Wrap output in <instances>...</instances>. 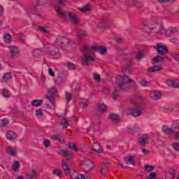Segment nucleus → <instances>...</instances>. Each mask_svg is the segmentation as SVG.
<instances>
[{
    "mask_svg": "<svg viewBox=\"0 0 179 179\" xmlns=\"http://www.w3.org/2000/svg\"><path fill=\"white\" fill-rule=\"evenodd\" d=\"M56 12L57 15L60 16V17H62L63 19H69V21L74 23V24H78V23H79V17H78V15H76V14L74 13L65 12L62 10V8L59 7L56 8Z\"/></svg>",
    "mask_w": 179,
    "mask_h": 179,
    "instance_id": "nucleus-5",
    "label": "nucleus"
},
{
    "mask_svg": "<svg viewBox=\"0 0 179 179\" xmlns=\"http://www.w3.org/2000/svg\"><path fill=\"white\" fill-rule=\"evenodd\" d=\"M173 127L174 129L170 128L167 126H163L162 131L166 135H173V134H175L176 139H179V120L173 123Z\"/></svg>",
    "mask_w": 179,
    "mask_h": 179,
    "instance_id": "nucleus-7",
    "label": "nucleus"
},
{
    "mask_svg": "<svg viewBox=\"0 0 179 179\" xmlns=\"http://www.w3.org/2000/svg\"><path fill=\"white\" fill-rule=\"evenodd\" d=\"M106 110H107V106L106 104H104L103 103H101L98 104L96 110L99 113H104V111H106Z\"/></svg>",
    "mask_w": 179,
    "mask_h": 179,
    "instance_id": "nucleus-24",
    "label": "nucleus"
},
{
    "mask_svg": "<svg viewBox=\"0 0 179 179\" xmlns=\"http://www.w3.org/2000/svg\"><path fill=\"white\" fill-rule=\"evenodd\" d=\"M2 94L3 97H10L9 92L6 89L3 90Z\"/></svg>",
    "mask_w": 179,
    "mask_h": 179,
    "instance_id": "nucleus-54",
    "label": "nucleus"
},
{
    "mask_svg": "<svg viewBox=\"0 0 179 179\" xmlns=\"http://www.w3.org/2000/svg\"><path fill=\"white\" fill-rule=\"evenodd\" d=\"M108 26H110V22L108 20H106L98 23L97 28L101 29V30H106V29L108 28Z\"/></svg>",
    "mask_w": 179,
    "mask_h": 179,
    "instance_id": "nucleus-18",
    "label": "nucleus"
},
{
    "mask_svg": "<svg viewBox=\"0 0 179 179\" xmlns=\"http://www.w3.org/2000/svg\"><path fill=\"white\" fill-rule=\"evenodd\" d=\"M154 49L157 51V54L164 55L167 52V46L162 43H158L154 46Z\"/></svg>",
    "mask_w": 179,
    "mask_h": 179,
    "instance_id": "nucleus-11",
    "label": "nucleus"
},
{
    "mask_svg": "<svg viewBox=\"0 0 179 179\" xmlns=\"http://www.w3.org/2000/svg\"><path fill=\"white\" fill-rule=\"evenodd\" d=\"M41 80L43 83H45V76H44V73H41Z\"/></svg>",
    "mask_w": 179,
    "mask_h": 179,
    "instance_id": "nucleus-61",
    "label": "nucleus"
},
{
    "mask_svg": "<svg viewBox=\"0 0 179 179\" xmlns=\"http://www.w3.org/2000/svg\"><path fill=\"white\" fill-rule=\"evenodd\" d=\"M94 124H92L89 128L87 129V132H90L92 131V132H94Z\"/></svg>",
    "mask_w": 179,
    "mask_h": 179,
    "instance_id": "nucleus-57",
    "label": "nucleus"
},
{
    "mask_svg": "<svg viewBox=\"0 0 179 179\" xmlns=\"http://www.w3.org/2000/svg\"><path fill=\"white\" fill-rule=\"evenodd\" d=\"M132 104L136 106L135 108H130L127 110V114H131L133 117H139L142 114L145 106H143V99L141 97L138 98L136 100L132 101Z\"/></svg>",
    "mask_w": 179,
    "mask_h": 179,
    "instance_id": "nucleus-4",
    "label": "nucleus"
},
{
    "mask_svg": "<svg viewBox=\"0 0 179 179\" xmlns=\"http://www.w3.org/2000/svg\"><path fill=\"white\" fill-rule=\"evenodd\" d=\"M58 1V3H59L60 5H66V0H57Z\"/></svg>",
    "mask_w": 179,
    "mask_h": 179,
    "instance_id": "nucleus-62",
    "label": "nucleus"
},
{
    "mask_svg": "<svg viewBox=\"0 0 179 179\" xmlns=\"http://www.w3.org/2000/svg\"><path fill=\"white\" fill-rule=\"evenodd\" d=\"M164 59V57L163 56H156L154 57V64H159V62H162Z\"/></svg>",
    "mask_w": 179,
    "mask_h": 179,
    "instance_id": "nucleus-37",
    "label": "nucleus"
},
{
    "mask_svg": "<svg viewBox=\"0 0 179 179\" xmlns=\"http://www.w3.org/2000/svg\"><path fill=\"white\" fill-rule=\"evenodd\" d=\"M58 94V90H57L56 88H51L50 91L48 92V94L46 95V97L48 100H49L50 103L52 104V106L55 105V96Z\"/></svg>",
    "mask_w": 179,
    "mask_h": 179,
    "instance_id": "nucleus-9",
    "label": "nucleus"
},
{
    "mask_svg": "<svg viewBox=\"0 0 179 179\" xmlns=\"http://www.w3.org/2000/svg\"><path fill=\"white\" fill-rule=\"evenodd\" d=\"M20 166V163H19V162L17 161L14 162V163L12 165V169L13 171H17V170H19Z\"/></svg>",
    "mask_w": 179,
    "mask_h": 179,
    "instance_id": "nucleus-36",
    "label": "nucleus"
},
{
    "mask_svg": "<svg viewBox=\"0 0 179 179\" xmlns=\"http://www.w3.org/2000/svg\"><path fill=\"white\" fill-rule=\"evenodd\" d=\"M143 57H145V54H143V52H138L136 55V59H137V61H141Z\"/></svg>",
    "mask_w": 179,
    "mask_h": 179,
    "instance_id": "nucleus-46",
    "label": "nucleus"
},
{
    "mask_svg": "<svg viewBox=\"0 0 179 179\" xmlns=\"http://www.w3.org/2000/svg\"><path fill=\"white\" fill-rule=\"evenodd\" d=\"M66 66L67 68H69V69L72 70L75 68V64L68 62L66 64Z\"/></svg>",
    "mask_w": 179,
    "mask_h": 179,
    "instance_id": "nucleus-51",
    "label": "nucleus"
},
{
    "mask_svg": "<svg viewBox=\"0 0 179 179\" xmlns=\"http://www.w3.org/2000/svg\"><path fill=\"white\" fill-rule=\"evenodd\" d=\"M81 166H83V169H84L85 171L87 172L92 171V170H93V167H94L93 161L88 159H83L81 161Z\"/></svg>",
    "mask_w": 179,
    "mask_h": 179,
    "instance_id": "nucleus-8",
    "label": "nucleus"
},
{
    "mask_svg": "<svg viewBox=\"0 0 179 179\" xmlns=\"http://www.w3.org/2000/svg\"><path fill=\"white\" fill-rule=\"evenodd\" d=\"M53 174H55V176H57V177L61 178V170L60 169H55L53 171Z\"/></svg>",
    "mask_w": 179,
    "mask_h": 179,
    "instance_id": "nucleus-52",
    "label": "nucleus"
},
{
    "mask_svg": "<svg viewBox=\"0 0 179 179\" xmlns=\"http://www.w3.org/2000/svg\"><path fill=\"white\" fill-rule=\"evenodd\" d=\"M52 139H55V141H59V142H64V136H62L55 135L52 136Z\"/></svg>",
    "mask_w": 179,
    "mask_h": 179,
    "instance_id": "nucleus-42",
    "label": "nucleus"
},
{
    "mask_svg": "<svg viewBox=\"0 0 179 179\" xmlns=\"http://www.w3.org/2000/svg\"><path fill=\"white\" fill-rule=\"evenodd\" d=\"M102 93H103V94H105L106 96H107V94H108V93H110V88H108L107 87H104L102 89Z\"/></svg>",
    "mask_w": 179,
    "mask_h": 179,
    "instance_id": "nucleus-49",
    "label": "nucleus"
},
{
    "mask_svg": "<svg viewBox=\"0 0 179 179\" xmlns=\"http://www.w3.org/2000/svg\"><path fill=\"white\" fill-rule=\"evenodd\" d=\"M173 57L174 58V59H176V61H177L178 62H179V53H175L173 55Z\"/></svg>",
    "mask_w": 179,
    "mask_h": 179,
    "instance_id": "nucleus-60",
    "label": "nucleus"
},
{
    "mask_svg": "<svg viewBox=\"0 0 179 179\" xmlns=\"http://www.w3.org/2000/svg\"><path fill=\"white\" fill-rule=\"evenodd\" d=\"M172 148H173V150H176V152H178V150H179V145H178V143H173L172 144Z\"/></svg>",
    "mask_w": 179,
    "mask_h": 179,
    "instance_id": "nucleus-53",
    "label": "nucleus"
},
{
    "mask_svg": "<svg viewBox=\"0 0 179 179\" xmlns=\"http://www.w3.org/2000/svg\"><path fill=\"white\" fill-rule=\"evenodd\" d=\"M111 97L113 100H117V99L120 97V92L118 91V88H114L111 92Z\"/></svg>",
    "mask_w": 179,
    "mask_h": 179,
    "instance_id": "nucleus-23",
    "label": "nucleus"
},
{
    "mask_svg": "<svg viewBox=\"0 0 179 179\" xmlns=\"http://www.w3.org/2000/svg\"><path fill=\"white\" fill-rule=\"evenodd\" d=\"M9 124V120L8 119H3L0 120V125L1 127H5L6 125H8Z\"/></svg>",
    "mask_w": 179,
    "mask_h": 179,
    "instance_id": "nucleus-44",
    "label": "nucleus"
},
{
    "mask_svg": "<svg viewBox=\"0 0 179 179\" xmlns=\"http://www.w3.org/2000/svg\"><path fill=\"white\" fill-rule=\"evenodd\" d=\"M81 50L83 52L82 61L85 65L92 64L96 59V51H99L101 55H106L107 54V48L104 46H97L96 45H89L84 44L81 47Z\"/></svg>",
    "mask_w": 179,
    "mask_h": 179,
    "instance_id": "nucleus-1",
    "label": "nucleus"
},
{
    "mask_svg": "<svg viewBox=\"0 0 179 179\" xmlns=\"http://www.w3.org/2000/svg\"><path fill=\"white\" fill-rule=\"evenodd\" d=\"M33 55L35 58H40L41 55V50L40 49H36L33 52Z\"/></svg>",
    "mask_w": 179,
    "mask_h": 179,
    "instance_id": "nucleus-35",
    "label": "nucleus"
},
{
    "mask_svg": "<svg viewBox=\"0 0 179 179\" xmlns=\"http://www.w3.org/2000/svg\"><path fill=\"white\" fill-rule=\"evenodd\" d=\"M37 29L43 34H50V28H48V27H38Z\"/></svg>",
    "mask_w": 179,
    "mask_h": 179,
    "instance_id": "nucleus-27",
    "label": "nucleus"
},
{
    "mask_svg": "<svg viewBox=\"0 0 179 179\" xmlns=\"http://www.w3.org/2000/svg\"><path fill=\"white\" fill-rule=\"evenodd\" d=\"M124 163L126 164H135V157H124Z\"/></svg>",
    "mask_w": 179,
    "mask_h": 179,
    "instance_id": "nucleus-26",
    "label": "nucleus"
},
{
    "mask_svg": "<svg viewBox=\"0 0 179 179\" xmlns=\"http://www.w3.org/2000/svg\"><path fill=\"white\" fill-rule=\"evenodd\" d=\"M93 76H94V80H95V82L99 83V82H100V80H101V78L100 77L99 73H94L93 74Z\"/></svg>",
    "mask_w": 179,
    "mask_h": 179,
    "instance_id": "nucleus-45",
    "label": "nucleus"
},
{
    "mask_svg": "<svg viewBox=\"0 0 179 179\" xmlns=\"http://www.w3.org/2000/svg\"><path fill=\"white\" fill-rule=\"evenodd\" d=\"M3 41L6 44H9V43L12 42V36L9 34H5L3 36Z\"/></svg>",
    "mask_w": 179,
    "mask_h": 179,
    "instance_id": "nucleus-32",
    "label": "nucleus"
},
{
    "mask_svg": "<svg viewBox=\"0 0 179 179\" xmlns=\"http://www.w3.org/2000/svg\"><path fill=\"white\" fill-rule=\"evenodd\" d=\"M92 150H94V152H96V153L103 152V151L101 150V148H100V145H99V143L96 142L93 143Z\"/></svg>",
    "mask_w": 179,
    "mask_h": 179,
    "instance_id": "nucleus-25",
    "label": "nucleus"
},
{
    "mask_svg": "<svg viewBox=\"0 0 179 179\" xmlns=\"http://www.w3.org/2000/svg\"><path fill=\"white\" fill-rule=\"evenodd\" d=\"M48 73L49 75H50V76H52V77L55 76V73H54V71H52V69H48Z\"/></svg>",
    "mask_w": 179,
    "mask_h": 179,
    "instance_id": "nucleus-63",
    "label": "nucleus"
},
{
    "mask_svg": "<svg viewBox=\"0 0 179 179\" xmlns=\"http://www.w3.org/2000/svg\"><path fill=\"white\" fill-rule=\"evenodd\" d=\"M72 45V41L64 36H59L56 38L54 45H50L46 52L50 55H53L55 58L59 57V48H66Z\"/></svg>",
    "mask_w": 179,
    "mask_h": 179,
    "instance_id": "nucleus-2",
    "label": "nucleus"
},
{
    "mask_svg": "<svg viewBox=\"0 0 179 179\" xmlns=\"http://www.w3.org/2000/svg\"><path fill=\"white\" fill-rule=\"evenodd\" d=\"M6 152L10 156L15 157V156H16V154L17 153V148L8 147L6 148Z\"/></svg>",
    "mask_w": 179,
    "mask_h": 179,
    "instance_id": "nucleus-19",
    "label": "nucleus"
},
{
    "mask_svg": "<svg viewBox=\"0 0 179 179\" xmlns=\"http://www.w3.org/2000/svg\"><path fill=\"white\" fill-rule=\"evenodd\" d=\"M60 153L66 157H69L66 159H64L62 162V166L66 174L71 173V164L68 162L70 159H72V153L68 150L59 149Z\"/></svg>",
    "mask_w": 179,
    "mask_h": 179,
    "instance_id": "nucleus-6",
    "label": "nucleus"
},
{
    "mask_svg": "<svg viewBox=\"0 0 179 179\" xmlns=\"http://www.w3.org/2000/svg\"><path fill=\"white\" fill-rule=\"evenodd\" d=\"M155 178H156V173L154 172H151L148 179H155Z\"/></svg>",
    "mask_w": 179,
    "mask_h": 179,
    "instance_id": "nucleus-58",
    "label": "nucleus"
},
{
    "mask_svg": "<svg viewBox=\"0 0 179 179\" xmlns=\"http://www.w3.org/2000/svg\"><path fill=\"white\" fill-rule=\"evenodd\" d=\"M148 72H150V73H153V72H157L159 71H162V66H151L148 69Z\"/></svg>",
    "mask_w": 179,
    "mask_h": 179,
    "instance_id": "nucleus-30",
    "label": "nucleus"
},
{
    "mask_svg": "<svg viewBox=\"0 0 179 179\" xmlns=\"http://www.w3.org/2000/svg\"><path fill=\"white\" fill-rule=\"evenodd\" d=\"M116 85L121 90H128L130 87H135L136 83L127 76H117L115 78Z\"/></svg>",
    "mask_w": 179,
    "mask_h": 179,
    "instance_id": "nucleus-3",
    "label": "nucleus"
},
{
    "mask_svg": "<svg viewBox=\"0 0 179 179\" xmlns=\"http://www.w3.org/2000/svg\"><path fill=\"white\" fill-rule=\"evenodd\" d=\"M166 85H167V86H169V87L178 88L179 87V80L169 79L166 81Z\"/></svg>",
    "mask_w": 179,
    "mask_h": 179,
    "instance_id": "nucleus-16",
    "label": "nucleus"
},
{
    "mask_svg": "<svg viewBox=\"0 0 179 179\" xmlns=\"http://www.w3.org/2000/svg\"><path fill=\"white\" fill-rule=\"evenodd\" d=\"M9 52L10 54L11 58H18L20 55V50H19V48L14 45H10L8 47Z\"/></svg>",
    "mask_w": 179,
    "mask_h": 179,
    "instance_id": "nucleus-12",
    "label": "nucleus"
},
{
    "mask_svg": "<svg viewBox=\"0 0 179 179\" xmlns=\"http://www.w3.org/2000/svg\"><path fill=\"white\" fill-rule=\"evenodd\" d=\"M17 136L16 133H15L13 131H8L6 133V138L8 141L15 139Z\"/></svg>",
    "mask_w": 179,
    "mask_h": 179,
    "instance_id": "nucleus-21",
    "label": "nucleus"
},
{
    "mask_svg": "<svg viewBox=\"0 0 179 179\" xmlns=\"http://www.w3.org/2000/svg\"><path fill=\"white\" fill-rule=\"evenodd\" d=\"M78 10H80V12H90V10H92V5L87 4L83 6V7L79 8Z\"/></svg>",
    "mask_w": 179,
    "mask_h": 179,
    "instance_id": "nucleus-29",
    "label": "nucleus"
},
{
    "mask_svg": "<svg viewBox=\"0 0 179 179\" xmlns=\"http://www.w3.org/2000/svg\"><path fill=\"white\" fill-rule=\"evenodd\" d=\"M10 78H12V74L10 73H7L3 76V80H5V82H6L7 80H9Z\"/></svg>",
    "mask_w": 179,
    "mask_h": 179,
    "instance_id": "nucleus-47",
    "label": "nucleus"
},
{
    "mask_svg": "<svg viewBox=\"0 0 179 179\" xmlns=\"http://www.w3.org/2000/svg\"><path fill=\"white\" fill-rule=\"evenodd\" d=\"M155 27H156V25H153V24H150L148 25V22H143L142 25H141V29L145 33H150Z\"/></svg>",
    "mask_w": 179,
    "mask_h": 179,
    "instance_id": "nucleus-14",
    "label": "nucleus"
},
{
    "mask_svg": "<svg viewBox=\"0 0 179 179\" xmlns=\"http://www.w3.org/2000/svg\"><path fill=\"white\" fill-rule=\"evenodd\" d=\"M41 104H43V100L41 99H36L31 101V106L32 107H39Z\"/></svg>",
    "mask_w": 179,
    "mask_h": 179,
    "instance_id": "nucleus-28",
    "label": "nucleus"
},
{
    "mask_svg": "<svg viewBox=\"0 0 179 179\" xmlns=\"http://www.w3.org/2000/svg\"><path fill=\"white\" fill-rule=\"evenodd\" d=\"M109 120H110L112 122H117V121L120 120V115L111 113L110 115H109Z\"/></svg>",
    "mask_w": 179,
    "mask_h": 179,
    "instance_id": "nucleus-31",
    "label": "nucleus"
},
{
    "mask_svg": "<svg viewBox=\"0 0 179 179\" xmlns=\"http://www.w3.org/2000/svg\"><path fill=\"white\" fill-rule=\"evenodd\" d=\"M108 163H103L101 166V174L104 177V174L107 173V170H108Z\"/></svg>",
    "mask_w": 179,
    "mask_h": 179,
    "instance_id": "nucleus-22",
    "label": "nucleus"
},
{
    "mask_svg": "<svg viewBox=\"0 0 179 179\" xmlns=\"http://www.w3.org/2000/svg\"><path fill=\"white\" fill-rule=\"evenodd\" d=\"M50 143H51V141L50 140L46 139L43 141V145L45 148H49Z\"/></svg>",
    "mask_w": 179,
    "mask_h": 179,
    "instance_id": "nucleus-55",
    "label": "nucleus"
},
{
    "mask_svg": "<svg viewBox=\"0 0 179 179\" xmlns=\"http://www.w3.org/2000/svg\"><path fill=\"white\" fill-rule=\"evenodd\" d=\"M154 169H155V167L153 166H150V165L145 166L146 171H152V170Z\"/></svg>",
    "mask_w": 179,
    "mask_h": 179,
    "instance_id": "nucleus-56",
    "label": "nucleus"
},
{
    "mask_svg": "<svg viewBox=\"0 0 179 179\" xmlns=\"http://www.w3.org/2000/svg\"><path fill=\"white\" fill-rule=\"evenodd\" d=\"M87 36V33L85 30H80L77 33L78 43H82V39Z\"/></svg>",
    "mask_w": 179,
    "mask_h": 179,
    "instance_id": "nucleus-17",
    "label": "nucleus"
},
{
    "mask_svg": "<svg viewBox=\"0 0 179 179\" xmlns=\"http://www.w3.org/2000/svg\"><path fill=\"white\" fill-rule=\"evenodd\" d=\"M71 179H86L83 174L80 173H74L71 177Z\"/></svg>",
    "mask_w": 179,
    "mask_h": 179,
    "instance_id": "nucleus-34",
    "label": "nucleus"
},
{
    "mask_svg": "<svg viewBox=\"0 0 179 179\" xmlns=\"http://www.w3.org/2000/svg\"><path fill=\"white\" fill-rule=\"evenodd\" d=\"M123 71L125 72V73H131V63L125 65Z\"/></svg>",
    "mask_w": 179,
    "mask_h": 179,
    "instance_id": "nucleus-41",
    "label": "nucleus"
},
{
    "mask_svg": "<svg viewBox=\"0 0 179 179\" xmlns=\"http://www.w3.org/2000/svg\"><path fill=\"white\" fill-rule=\"evenodd\" d=\"M37 176V173H36V171L31 170L30 173L27 174V178L28 179H34L36 178Z\"/></svg>",
    "mask_w": 179,
    "mask_h": 179,
    "instance_id": "nucleus-33",
    "label": "nucleus"
},
{
    "mask_svg": "<svg viewBox=\"0 0 179 179\" xmlns=\"http://www.w3.org/2000/svg\"><path fill=\"white\" fill-rule=\"evenodd\" d=\"M177 31V29L174 27H171L168 29L166 31L164 29V27L159 26V30L157 31L158 34H166L168 37H170L171 34H175Z\"/></svg>",
    "mask_w": 179,
    "mask_h": 179,
    "instance_id": "nucleus-10",
    "label": "nucleus"
},
{
    "mask_svg": "<svg viewBox=\"0 0 179 179\" xmlns=\"http://www.w3.org/2000/svg\"><path fill=\"white\" fill-rule=\"evenodd\" d=\"M150 136L149 134H141L138 138V143L141 146H145L149 142Z\"/></svg>",
    "mask_w": 179,
    "mask_h": 179,
    "instance_id": "nucleus-13",
    "label": "nucleus"
},
{
    "mask_svg": "<svg viewBox=\"0 0 179 179\" xmlns=\"http://www.w3.org/2000/svg\"><path fill=\"white\" fill-rule=\"evenodd\" d=\"M116 41H117V43H118L119 44H121V43H122V41H123L122 38H121V37H117V38H116Z\"/></svg>",
    "mask_w": 179,
    "mask_h": 179,
    "instance_id": "nucleus-64",
    "label": "nucleus"
},
{
    "mask_svg": "<svg viewBox=\"0 0 179 179\" xmlns=\"http://www.w3.org/2000/svg\"><path fill=\"white\" fill-rule=\"evenodd\" d=\"M87 106H89V101L86 99H82V101H80V107H82L83 108H86Z\"/></svg>",
    "mask_w": 179,
    "mask_h": 179,
    "instance_id": "nucleus-40",
    "label": "nucleus"
},
{
    "mask_svg": "<svg viewBox=\"0 0 179 179\" xmlns=\"http://www.w3.org/2000/svg\"><path fill=\"white\" fill-rule=\"evenodd\" d=\"M69 148L71 150H74L75 152H79V150L78 149V147H76V145H75L74 143H69Z\"/></svg>",
    "mask_w": 179,
    "mask_h": 179,
    "instance_id": "nucleus-39",
    "label": "nucleus"
},
{
    "mask_svg": "<svg viewBox=\"0 0 179 179\" xmlns=\"http://www.w3.org/2000/svg\"><path fill=\"white\" fill-rule=\"evenodd\" d=\"M150 97L152 99V100H159L162 99V92L155 91L150 94Z\"/></svg>",
    "mask_w": 179,
    "mask_h": 179,
    "instance_id": "nucleus-20",
    "label": "nucleus"
},
{
    "mask_svg": "<svg viewBox=\"0 0 179 179\" xmlns=\"http://www.w3.org/2000/svg\"><path fill=\"white\" fill-rule=\"evenodd\" d=\"M65 95H66V99L68 103H69V101H71V100H72V94H70L69 92H66Z\"/></svg>",
    "mask_w": 179,
    "mask_h": 179,
    "instance_id": "nucleus-50",
    "label": "nucleus"
},
{
    "mask_svg": "<svg viewBox=\"0 0 179 179\" xmlns=\"http://www.w3.org/2000/svg\"><path fill=\"white\" fill-rule=\"evenodd\" d=\"M130 1H131V2H132V3L134 6H140L139 1H138V0H130Z\"/></svg>",
    "mask_w": 179,
    "mask_h": 179,
    "instance_id": "nucleus-59",
    "label": "nucleus"
},
{
    "mask_svg": "<svg viewBox=\"0 0 179 179\" xmlns=\"http://www.w3.org/2000/svg\"><path fill=\"white\" fill-rule=\"evenodd\" d=\"M140 85L141 86H142L143 87H149V86H150V85L149 84V82H148L145 79H142L140 82Z\"/></svg>",
    "mask_w": 179,
    "mask_h": 179,
    "instance_id": "nucleus-38",
    "label": "nucleus"
},
{
    "mask_svg": "<svg viewBox=\"0 0 179 179\" xmlns=\"http://www.w3.org/2000/svg\"><path fill=\"white\" fill-rule=\"evenodd\" d=\"M60 124H61V125H62L63 127H65L66 128H68V127H69V124L68 123V120H66V119H65V118L62 120Z\"/></svg>",
    "mask_w": 179,
    "mask_h": 179,
    "instance_id": "nucleus-48",
    "label": "nucleus"
},
{
    "mask_svg": "<svg viewBox=\"0 0 179 179\" xmlns=\"http://www.w3.org/2000/svg\"><path fill=\"white\" fill-rule=\"evenodd\" d=\"M35 113H36V115L38 118H41V117H43V110L36 109Z\"/></svg>",
    "mask_w": 179,
    "mask_h": 179,
    "instance_id": "nucleus-43",
    "label": "nucleus"
},
{
    "mask_svg": "<svg viewBox=\"0 0 179 179\" xmlns=\"http://www.w3.org/2000/svg\"><path fill=\"white\" fill-rule=\"evenodd\" d=\"M176 171L177 170H176V168H171L169 171L166 173L165 179H174Z\"/></svg>",
    "mask_w": 179,
    "mask_h": 179,
    "instance_id": "nucleus-15",
    "label": "nucleus"
}]
</instances>
